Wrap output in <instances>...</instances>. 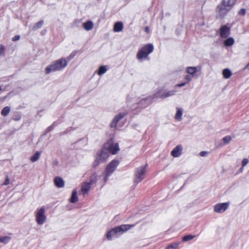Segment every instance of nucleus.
I'll use <instances>...</instances> for the list:
<instances>
[{"label": "nucleus", "instance_id": "46", "mask_svg": "<svg viewBox=\"0 0 249 249\" xmlns=\"http://www.w3.org/2000/svg\"><path fill=\"white\" fill-rule=\"evenodd\" d=\"M149 31V28L148 27H146L145 28V31L147 32Z\"/></svg>", "mask_w": 249, "mask_h": 249}, {"label": "nucleus", "instance_id": "25", "mask_svg": "<svg viewBox=\"0 0 249 249\" xmlns=\"http://www.w3.org/2000/svg\"><path fill=\"white\" fill-rule=\"evenodd\" d=\"M234 43V39L231 37H229L224 41V45L227 47L232 46Z\"/></svg>", "mask_w": 249, "mask_h": 249}, {"label": "nucleus", "instance_id": "3", "mask_svg": "<svg viewBox=\"0 0 249 249\" xmlns=\"http://www.w3.org/2000/svg\"><path fill=\"white\" fill-rule=\"evenodd\" d=\"M68 64L67 61L65 58H61L58 59L48 66L45 69V73L49 74L52 71H61L65 68Z\"/></svg>", "mask_w": 249, "mask_h": 249}, {"label": "nucleus", "instance_id": "4", "mask_svg": "<svg viewBox=\"0 0 249 249\" xmlns=\"http://www.w3.org/2000/svg\"><path fill=\"white\" fill-rule=\"evenodd\" d=\"M154 50V46L152 44H147L140 49L136 55L139 60H142L143 59H146L148 55Z\"/></svg>", "mask_w": 249, "mask_h": 249}, {"label": "nucleus", "instance_id": "45", "mask_svg": "<svg viewBox=\"0 0 249 249\" xmlns=\"http://www.w3.org/2000/svg\"><path fill=\"white\" fill-rule=\"evenodd\" d=\"M244 167H243L242 165H241V168L239 169L238 171V173H242L243 172V170H244Z\"/></svg>", "mask_w": 249, "mask_h": 249}, {"label": "nucleus", "instance_id": "1", "mask_svg": "<svg viewBox=\"0 0 249 249\" xmlns=\"http://www.w3.org/2000/svg\"><path fill=\"white\" fill-rule=\"evenodd\" d=\"M237 0H222L215 8L217 18L223 19L232 9Z\"/></svg>", "mask_w": 249, "mask_h": 249}, {"label": "nucleus", "instance_id": "29", "mask_svg": "<svg viewBox=\"0 0 249 249\" xmlns=\"http://www.w3.org/2000/svg\"><path fill=\"white\" fill-rule=\"evenodd\" d=\"M98 175L96 173H93L90 177V180L89 182L90 184L95 183L97 180Z\"/></svg>", "mask_w": 249, "mask_h": 249}, {"label": "nucleus", "instance_id": "31", "mask_svg": "<svg viewBox=\"0 0 249 249\" xmlns=\"http://www.w3.org/2000/svg\"><path fill=\"white\" fill-rule=\"evenodd\" d=\"M11 240V237L7 236L0 237V243H3L4 244H7Z\"/></svg>", "mask_w": 249, "mask_h": 249}, {"label": "nucleus", "instance_id": "2", "mask_svg": "<svg viewBox=\"0 0 249 249\" xmlns=\"http://www.w3.org/2000/svg\"><path fill=\"white\" fill-rule=\"evenodd\" d=\"M134 226V225L124 224L116 227L107 232L106 234L107 238L108 240H111L112 237H117Z\"/></svg>", "mask_w": 249, "mask_h": 249}, {"label": "nucleus", "instance_id": "44", "mask_svg": "<svg viewBox=\"0 0 249 249\" xmlns=\"http://www.w3.org/2000/svg\"><path fill=\"white\" fill-rule=\"evenodd\" d=\"M4 47L2 45H1L0 46V55L3 54L4 53Z\"/></svg>", "mask_w": 249, "mask_h": 249}, {"label": "nucleus", "instance_id": "47", "mask_svg": "<svg viewBox=\"0 0 249 249\" xmlns=\"http://www.w3.org/2000/svg\"><path fill=\"white\" fill-rule=\"evenodd\" d=\"M246 68L249 70V63L247 65Z\"/></svg>", "mask_w": 249, "mask_h": 249}, {"label": "nucleus", "instance_id": "9", "mask_svg": "<svg viewBox=\"0 0 249 249\" xmlns=\"http://www.w3.org/2000/svg\"><path fill=\"white\" fill-rule=\"evenodd\" d=\"M177 92V90L175 89L171 90L161 89L154 94V98H156V99H165L167 97L175 95Z\"/></svg>", "mask_w": 249, "mask_h": 249}, {"label": "nucleus", "instance_id": "15", "mask_svg": "<svg viewBox=\"0 0 249 249\" xmlns=\"http://www.w3.org/2000/svg\"><path fill=\"white\" fill-rule=\"evenodd\" d=\"M200 70V67H188L186 69V72L192 76L197 78L199 76V74H196V72Z\"/></svg>", "mask_w": 249, "mask_h": 249}, {"label": "nucleus", "instance_id": "30", "mask_svg": "<svg viewBox=\"0 0 249 249\" xmlns=\"http://www.w3.org/2000/svg\"><path fill=\"white\" fill-rule=\"evenodd\" d=\"M10 111V108L9 107H5L2 108L1 111V114L3 116H6Z\"/></svg>", "mask_w": 249, "mask_h": 249}, {"label": "nucleus", "instance_id": "12", "mask_svg": "<svg viewBox=\"0 0 249 249\" xmlns=\"http://www.w3.org/2000/svg\"><path fill=\"white\" fill-rule=\"evenodd\" d=\"M229 205V202L217 204L214 207V211L217 213H223L227 210Z\"/></svg>", "mask_w": 249, "mask_h": 249}, {"label": "nucleus", "instance_id": "38", "mask_svg": "<svg viewBox=\"0 0 249 249\" xmlns=\"http://www.w3.org/2000/svg\"><path fill=\"white\" fill-rule=\"evenodd\" d=\"M249 162V160L247 158H244L242 161V166L243 167L245 166Z\"/></svg>", "mask_w": 249, "mask_h": 249}, {"label": "nucleus", "instance_id": "48", "mask_svg": "<svg viewBox=\"0 0 249 249\" xmlns=\"http://www.w3.org/2000/svg\"><path fill=\"white\" fill-rule=\"evenodd\" d=\"M70 131V130L69 129V128H68V129H67L65 130V131L64 132V134H65V133H67V132H68V131Z\"/></svg>", "mask_w": 249, "mask_h": 249}, {"label": "nucleus", "instance_id": "16", "mask_svg": "<svg viewBox=\"0 0 249 249\" xmlns=\"http://www.w3.org/2000/svg\"><path fill=\"white\" fill-rule=\"evenodd\" d=\"M182 150L183 147L182 145L178 144L171 151V155L175 158L178 157L181 155Z\"/></svg>", "mask_w": 249, "mask_h": 249}, {"label": "nucleus", "instance_id": "19", "mask_svg": "<svg viewBox=\"0 0 249 249\" xmlns=\"http://www.w3.org/2000/svg\"><path fill=\"white\" fill-rule=\"evenodd\" d=\"M83 27L87 31L91 30L93 27V23L89 20L83 23Z\"/></svg>", "mask_w": 249, "mask_h": 249}, {"label": "nucleus", "instance_id": "41", "mask_svg": "<svg viewBox=\"0 0 249 249\" xmlns=\"http://www.w3.org/2000/svg\"><path fill=\"white\" fill-rule=\"evenodd\" d=\"M208 152L205 151H201L199 153V155L201 157H206L208 155Z\"/></svg>", "mask_w": 249, "mask_h": 249}, {"label": "nucleus", "instance_id": "22", "mask_svg": "<svg viewBox=\"0 0 249 249\" xmlns=\"http://www.w3.org/2000/svg\"><path fill=\"white\" fill-rule=\"evenodd\" d=\"M78 200L77 191L76 190H74L71 194V198L70 199V201L71 203H76Z\"/></svg>", "mask_w": 249, "mask_h": 249}, {"label": "nucleus", "instance_id": "27", "mask_svg": "<svg viewBox=\"0 0 249 249\" xmlns=\"http://www.w3.org/2000/svg\"><path fill=\"white\" fill-rule=\"evenodd\" d=\"M107 71V68L106 66H101L99 67L97 73L99 75H102L104 74Z\"/></svg>", "mask_w": 249, "mask_h": 249}, {"label": "nucleus", "instance_id": "7", "mask_svg": "<svg viewBox=\"0 0 249 249\" xmlns=\"http://www.w3.org/2000/svg\"><path fill=\"white\" fill-rule=\"evenodd\" d=\"M147 164L145 166H140L136 169L135 171V178H134V182L136 185L141 182L144 178V174L146 172V166Z\"/></svg>", "mask_w": 249, "mask_h": 249}, {"label": "nucleus", "instance_id": "8", "mask_svg": "<svg viewBox=\"0 0 249 249\" xmlns=\"http://www.w3.org/2000/svg\"><path fill=\"white\" fill-rule=\"evenodd\" d=\"M104 148L107 150L108 153H111L113 155L116 154L120 150L118 143H114L112 139H109L105 143Z\"/></svg>", "mask_w": 249, "mask_h": 249}, {"label": "nucleus", "instance_id": "43", "mask_svg": "<svg viewBox=\"0 0 249 249\" xmlns=\"http://www.w3.org/2000/svg\"><path fill=\"white\" fill-rule=\"evenodd\" d=\"M187 83L186 82L181 83L179 84H178L175 86V89H176V88L177 87H182L184 86Z\"/></svg>", "mask_w": 249, "mask_h": 249}, {"label": "nucleus", "instance_id": "20", "mask_svg": "<svg viewBox=\"0 0 249 249\" xmlns=\"http://www.w3.org/2000/svg\"><path fill=\"white\" fill-rule=\"evenodd\" d=\"M123 29V24L122 22H117L114 24L113 30L115 32H119Z\"/></svg>", "mask_w": 249, "mask_h": 249}, {"label": "nucleus", "instance_id": "18", "mask_svg": "<svg viewBox=\"0 0 249 249\" xmlns=\"http://www.w3.org/2000/svg\"><path fill=\"white\" fill-rule=\"evenodd\" d=\"M91 184L88 182H85L82 185L81 189L84 195L88 194L89 191L91 188Z\"/></svg>", "mask_w": 249, "mask_h": 249}, {"label": "nucleus", "instance_id": "21", "mask_svg": "<svg viewBox=\"0 0 249 249\" xmlns=\"http://www.w3.org/2000/svg\"><path fill=\"white\" fill-rule=\"evenodd\" d=\"M177 113L175 115V119L178 121H180L182 119L183 114L182 109L181 108H177Z\"/></svg>", "mask_w": 249, "mask_h": 249}, {"label": "nucleus", "instance_id": "34", "mask_svg": "<svg viewBox=\"0 0 249 249\" xmlns=\"http://www.w3.org/2000/svg\"><path fill=\"white\" fill-rule=\"evenodd\" d=\"M231 141V136L228 135L223 138V141L225 144H228Z\"/></svg>", "mask_w": 249, "mask_h": 249}, {"label": "nucleus", "instance_id": "36", "mask_svg": "<svg viewBox=\"0 0 249 249\" xmlns=\"http://www.w3.org/2000/svg\"><path fill=\"white\" fill-rule=\"evenodd\" d=\"M21 119V116L18 113H15L12 117V119L16 121H18Z\"/></svg>", "mask_w": 249, "mask_h": 249}, {"label": "nucleus", "instance_id": "14", "mask_svg": "<svg viewBox=\"0 0 249 249\" xmlns=\"http://www.w3.org/2000/svg\"><path fill=\"white\" fill-rule=\"evenodd\" d=\"M230 34V28L227 25H222L220 28V35L222 38H226Z\"/></svg>", "mask_w": 249, "mask_h": 249}, {"label": "nucleus", "instance_id": "35", "mask_svg": "<svg viewBox=\"0 0 249 249\" xmlns=\"http://www.w3.org/2000/svg\"><path fill=\"white\" fill-rule=\"evenodd\" d=\"M77 53L76 51H73L67 57V61H69L71 59H72L76 55Z\"/></svg>", "mask_w": 249, "mask_h": 249}, {"label": "nucleus", "instance_id": "10", "mask_svg": "<svg viewBox=\"0 0 249 249\" xmlns=\"http://www.w3.org/2000/svg\"><path fill=\"white\" fill-rule=\"evenodd\" d=\"M45 208L44 206L37 209L36 213V219L37 223L41 225L46 221V216L45 215Z\"/></svg>", "mask_w": 249, "mask_h": 249}, {"label": "nucleus", "instance_id": "28", "mask_svg": "<svg viewBox=\"0 0 249 249\" xmlns=\"http://www.w3.org/2000/svg\"><path fill=\"white\" fill-rule=\"evenodd\" d=\"M40 153L38 151H36L35 154L32 156L30 158V160L31 161H32V162H35L36 161H37L39 157H40Z\"/></svg>", "mask_w": 249, "mask_h": 249}, {"label": "nucleus", "instance_id": "49", "mask_svg": "<svg viewBox=\"0 0 249 249\" xmlns=\"http://www.w3.org/2000/svg\"><path fill=\"white\" fill-rule=\"evenodd\" d=\"M1 90V87L0 86V90Z\"/></svg>", "mask_w": 249, "mask_h": 249}, {"label": "nucleus", "instance_id": "23", "mask_svg": "<svg viewBox=\"0 0 249 249\" xmlns=\"http://www.w3.org/2000/svg\"><path fill=\"white\" fill-rule=\"evenodd\" d=\"M222 74L224 78L228 79L231 75V71L229 69H225L223 70Z\"/></svg>", "mask_w": 249, "mask_h": 249}, {"label": "nucleus", "instance_id": "37", "mask_svg": "<svg viewBox=\"0 0 249 249\" xmlns=\"http://www.w3.org/2000/svg\"><path fill=\"white\" fill-rule=\"evenodd\" d=\"M238 13L240 16H244L246 15V10L244 8H242L238 11Z\"/></svg>", "mask_w": 249, "mask_h": 249}, {"label": "nucleus", "instance_id": "6", "mask_svg": "<svg viewBox=\"0 0 249 249\" xmlns=\"http://www.w3.org/2000/svg\"><path fill=\"white\" fill-rule=\"evenodd\" d=\"M109 156L107 150L104 147L101 151L97 154V157L93 163V167H96L100 163H104L106 161Z\"/></svg>", "mask_w": 249, "mask_h": 249}, {"label": "nucleus", "instance_id": "5", "mask_svg": "<svg viewBox=\"0 0 249 249\" xmlns=\"http://www.w3.org/2000/svg\"><path fill=\"white\" fill-rule=\"evenodd\" d=\"M120 163V161L116 159L113 160L106 167L104 174H105L104 181L107 182L109 176L115 171Z\"/></svg>", "mask_w": 249, "mask_h": 249}, {"label": "nucleus", "instance_id": "24", "mask_svg": "<svg viewBox=\"0 0 249 249\" xmlns=\"http://www.w3.org/2000/svg\"><path fill=\"white\" fill-rule=\"evenodd\" d=\"M58 124L59 122L56 121L54 122L52 125H51L50 126L47 128V129H46V131L44 133V135H46L48 133L52 131L56 126L58 125Z\"/></svg>", "mask_w": 249, "mask_h": 249}, {"label": "nucleus", "instance_id": "33", "mask_svg": "<svg viewBox=\"0 0 249 249\" xmlns=\"http://www.w3.org/2000/svg\"><path fill=\"white\" fill-rule=\"evenodd\" d=\"M195 237V235H192L191 234L187 235L183 237L182 241L184 242H187L193 239Z\"/></svg>", "mask_w": 249, "mask_h": 249}, {"label": "nucleus", "instance_id": "13", "mask_svg": "<svg viewBox=\"0 0 249 249\" xmlns=\"http://www.w3.org/2000/svg\"><path fill=\"white\" fill-rule=\"evenodd\" d=\"M127 114V112H122L116 115L110 124V127H115L120 120L124 118Z\"/></svg>", "mask_w": 249, "mask_h": 249}, {"label": "nucleus", "instance_id": "32", "mask_svg": "<svg viewBox=\"0 0 249 249\" xmlns=\"http://www.w3.org/2000/svg\"><path fill=\"white\" fill-rule=\"evenodd\" d=\"M180 243L179 242L173 243L167 247V249H177Z\"/></svg>", "mask_w": 249, "mask_h": 249}, {"label": "nucleus", "instance_id": "39", "mask_svg": "<svg viewBox=\"0 0 249 249\" xmlns=\"http://www.w3.org/2000/svg\"><path fill=\"white\" fill-rule=\"evenodd\" d=\"M10 183V179L8 178V176L7 175L6 176V179L5 181L3 182V185H7Z\"/></svg>", "mask_w": 249, "mask_h": 249}, {"label": "nucleus", "instance_id": "26", "mask_svg": "<svg viewBox=\"0 0 249 249\" xmlns=\"http://www.w3.org/2000/svg\"><path fill=\"white\" fill-rule=\"evenodd\" d=\"M44 23V21L43 20H40L37 23H35L33 26L32 29L34 31H36L37 29L41 28Z\"/></svg>", "mask_w": 249, "mask_h": 249}, {"label": "nucleus", "instance_id": "40", "mask_svg": "<svg viewBox=\"0 0 249 249\" xmlns=\"http://www.w3.org/2000/svg\"><path fill=\"white\" fill-rule=\"evenodd\" d=\"M20 38V36L19 35H16L12 38V40L13 41L15 42V41H17L19 40Z\"/></svg>", "mask_w": 249, "mask_h": 249}, {"label": "nucleus", "instance_id": "11", "mask_svg": "<svg viewBox=\"0 0 249 249\" xmlns=\"http://www.w3.org/2000/svg\"><path fill=\"white\" fill-rule=\"evenodd\" d=\"M155 99L156 98H154V95L152 96H148L145 98H142L138 103L137 107H133L132 109H136L137 107L144 108L150 105Z\"/></svg>", "mask_w": 249, "mask_h": 249}, {"label": "nucleus", "instance_id": "17", "mask_svg": "<svg viewBox=\"0 0 249 249\" xmlns=\"http://www.w3.org/2000/svg\"><path fill=\"white\" fill-rule=\"evenodd\" d=\"M54 183L57 188H62L64 186L65 182L63 178L59 177H56L54 178Z\"/></svg>", "mask_w": 249, "mask_h": 249}, {"label": "nucleus", "instance_id": "42", "mask_svg": "<svg viewBox=\"0 0 249 249\" xmlns=\"http://www.w3.org/2000/svg\"><path fill=\"white\" fill-rule=\"evenodd\" d=\"M185 79L187 80L186 83H189L192 80V77L189 75L185 76Z\"/></svg>", "mask_w": 249, "mask_h": 249}]
</instances>
